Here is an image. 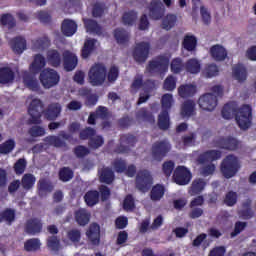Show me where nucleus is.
<instances>
[{
    "instance_id": "49",
    "label": "nucleus",
    "mask_w": 256,
    "mask_h": 256,
    "mask_svg": "<svg viewBox=\"0 0 256 256\" xmlns=\"http://www.w3.org/2000/svg\"><path fill=\"white\" fill-rule=\"evenodd\" d=\"M165 195V188L162 185H156L152 188L151 199L152 201H159Z\"/></svg>"
},
{
    "instance_id": "59",
    "label": "nucleus",
    "mask_w": 256,
    "mask_h": 256,
    "mask_svg": "<svg viewBox=\"0 0 256 256\" xmlns=\"http://www.w3.org/2000/svg\"><path fill=\"white\" fill-rule=\"evenodd\" d=\"M2 25H7L9 29L15 27V19L10 14H4L0 19Z\"/></svg>"
},
{
    "instance_id": "5",
    "label": "nucleus",
    "mask_w": 256,
    "mask_h": 256,
    "mask_svg": "<svg viewBox=\"0 0 256 256\" xmlns=\"http://www.w3.org/2000/svg\"><path fill=\"white\" fill-rule=\"evenodd\" d=\"M39 79L44 89H51V87H55L56 85H58L60 81L57 70L51 68H46L42 70Z\"/></svg>"
},
{
    "instance_id": "44",
    "label": "nucleus",
    "mask_w": 256,
    "mask_h": 256,
    "mask_svg": "<svg viewBox=\"0 0 256 256\" xmlns=\"http://www.w3.org/2000/svg\"><path fill=\"white\" fill-rule=\"evenodd\" d=\"M2 221H6V223L11 225V223L15 221V210L8 208L0 213V223H2Z\"/></svg>"
},
{
    "instance_id": "58",
    "label": "nucleus",
    "mask_w": 256,
    "mask_h": 256,
    "mask_svg": "<svg viewBox=\"0 0 256 256\" xmlns=\"http://www.w3.org/2000/svg\"><path fill=\"white\" fill-rule=\"evenodd\" d=\"M117 77H119V68L112 66L108 71L107 80L109 83H115V81H117Z\"/></svg>"
},
{
    "instance_id": "24",
    "label": "nucleus",
    "mask_w": 256,
    "mask_h": 256,
    "mask_svg": "<svg viewBox=\"0 0 256 256\" xmlns=\"http://www.w3.org/2000/svg\"><path fill=\"white\" fill-rule=\"evenodd\" d=\"M205 185H207L205 180H203L201 178L195 179L192 182L191 187L188 190L189 195H191V196L199 195V193H201V191H203V189H205Z\"/></svg>"
},
{
    "instance_id": "41",
    "label": "nucleus",
    "mask_w": 256,
    "mask_h": 256,
    "mask_svg": "<svg viewBox=\"0 0 256 256\" xmlns=\"http://www.w3.org/2000/svg\"><path fill=\"white\" fill-rule=\"evenodd\" d=\"M84 25L88 33H96V35L101 33V27H99V24L91 19H84Z\"/></svg>"
},
{
    "instance_id": "17",
    "label": "nucleus",
    "mask_w": 256,
    "mask_h": 256,
    "mask_svg": "<svg viewBox=\"0 0 256 256\" xmlns=\"http://www.w3.org/2000/svg\"><path fill=\"white\" fill-rule=\"evenodd\" d=\"M216 147L220 149H227L228 151H235L239 147V142L235 138H221L217 141Z\"/></svg>"
},
{
    "instance_id": "1",
    "label": "nucleus",
    "mask_w": 256,
    "mask_h": 256,
    "mask_svg": "<svg viewBox=\"0 0 256 256\" xmlns=\"http://www.w3.org/2000/svg\"><path fill=\"white\" fill-rule=\"evenodd\" d=\"M107 79V68L103 64H94L88 72V81L93 87L103 85Z\"/></svg>"
},
{
    "instance_id": "64",
    "label": "nucleus",
    "mask_w": 256,
    "mask_h": 256,
    "mask_svg": "<svg viewBox=\"0 0 256 256\" xmlns=\"http://www.w3.org/2000/svg\"><path fill=\"white\" fill-rule=\"evenodd\" d=\"M225 247L218 246L210 250L208 256H225Z\"/></svg>"
},
{
    "instance_id": "18",
    "label": "nucleus",
    "mask_w": 256,
    "mask_h": 256,
    "mask_svg": "<svg viewBox=\"0 0 256 256\" xmlns=\"http://www.w3.org/2000/svg\"><path fill=\"white\" fill-rule=\"evenodd\" d=\"M42 229L43 223H41V220L37 218L30 219L26 223V233H29V235H37Z\"/></svg>"
},
{
    "instance_id": "61",
    "label": "nucleus",
    "mask_w": 256,
    "mask_h": 256,
    "mask_svg": "<svg viewBox=\"0 0 256 256\" xmlns=\"http://www.w3.org/2000/svg\"><path fill=\"white\" fill-rule=\"evenodd\" d=\"M67 235L68 239H70L72 243H79V241H81V232L77 229L68 231Z\"/></svg>"
},
{
    "instance_id": "6",
    "label": "nucleus",
    "mask_w": 256,
    "mask_h": 256,
    "mask_svg": "<svg viewBox=\"0 0 256 256\" xmlns=\"http://www.w3.org/2000/svg\"><path fill=\"white\" fill-rule=\"evenodd\" d=\"M192 177L191 171L185 166H178L173 174L174 183L177 185H189Z\"/></svg>"
},
{
    "instance_id": "14",
    "label": "nucleus",
    "mask_w": 256,
    "mask_h": 256,
    "mask_svg": "<svg viewBox=\"0 0 256 256\" xmlns=\"http://www.w3.org/2000/svg\"><path fill=\"white\" fill-rule=\"evenodd\" d=\"M177 93L182 99L193 97L197 93V86L194 84H182L178 86Z\"/></svg>"
},
{
    "instance_id": "13",
    "label": "nucleus",
    "mask_w": 256,
    "mask_h": 256,
    "mask_svg": "<svg viewBox=\"0 0 256 256\" xmlns=\"http://www.w3.org/2000/svg\"><path fill=\"white\" fill-rule=\"evenodd\" d=\"M170 150H171V145L169 144V142L164 141V142L155 143L152 148V153L155 159H163V156L167 155V153H169Z\"/></svg>"
},
{
    "instance_id": "37",
    "label": "nucleus",
    "mask_w": 256,
    "mask_h": 256,
    "mask_svg": "<svg viewBox=\"0 0 256 256\" xmlns=\"http://www.w3.org/2000/svg\"><path fill=\"white\" fill-rule=\"evenodd\" d=\"M85 202L89 207L99 203V192L96 190L89 191L84 196Z\"/></svg>"
},
{
    "instance_id": "15",
    "label": "nucleus",
    "mask_w": 256,
    "mask_h": 256,
    "mask_svg": "<svg viewBox=\"0 0 256 256\" xmlns=\"http://www.w3.org/2000/svg\"><path fill=\"white\" fill-rule=\"evenodd\" d=\"M63 59H64V69L67 71H73L75 67H77V56L73 54V52H70L69 50L64 51L63 53Z\"/></svg>"
},
{
    "instance_id": "33",
    "label": "nucleus",
    "mask_w": 256,
    "mask_h": 256,
    "mask_svg": "<svg viewBox=\"0 0 256 256\" xmlns=\"http://www.w3.org/2000/svg\"><path fill=\"white\" fill-rule=\"evenodd\" d=\"M99 178L101 183H113V179H115V175L113 171L109 168H103L99 170Z\"/></svg>"
},
{
    "instance_id": "31",
    "label": "nucleus",
    "mask_w": 256,
    "mask_h": 256,
    "mask_svg": "<svg viewBox=\"0 0 256 256\" xmlns=\"http://www.w3.org/2000/svg\"><path fill=\"white\" fill-rule=\"evenodd\" d=\"M61 115V104H51L46 112L47 119L51 121L57 119Z\"/></svg>"
},
{
    "instance_id": "54",
    "label": "nucleus",
    "mask_w": 256,
    "mask_h": 256,
    "mask_svg": "<svg viewBox=\"0 0 256 256\" xmlns=\"http://www.w3.org/2000/svg\"><path fill=\"white\" fill-rule=\"evenodd\" d=\"M46 145H51L53 147H63V141L57 136H48L44 139Z\"/></svg>"
},
{
    "instance_id": "27",
    "label": "nucleus",
    "mask_w": 256,
    "mask_h": 256,
    "mask_svg": "<svg viewBox=\"0 0 256 256\" xmlns=\"http://www.w3.org/2000/svg\"><path fill=\"white\" fill-rule=\"evenodd\" d=\"M91 219V214L87 212L85 209H79L75 212V220L78 223V225L85 226L87 223H89V220Z\"/></svg>"
},
{
    "instance_id": "32",
    "label": "nucleus",
    "mask_w": 256,
    "mask_h": 256,
    "mask_svg": "<svg viewBox=\"0 0 256 256\" xmlns=\"http://www.w3.org/2000/svg\"><path fill=\"white\" fill-rule=\"evenodd\" d=\"M15 79V74L9 68H2L0 69V83L3 85L7 83H11Z\"/></svg>"
},
{
    "instance_id": "34",
    "label": "nucleus",
    "mask_w": 256,
    "mask_h": 256,
    "mask_svg": "<svg viewBox=\"0 0 256 256\" xmlns=\"http://www.w3.org/2000/svg\"><path fill=\"white\" fill-rule=\"evenodd\" d=\"M233 77L236 81L242 82L247 79V69L243 65H237L233 68Z\"/></svg>"
},
{
    "instance_id": "56",
    "label": "nucleus",
    "mask_w": 256,
    "mask_h": 256,
    "mask_svg": "<svg viewBox=\"0 0 256 256\" xmlns=\"http://www.w3.org/2000/svg\"><path fill=\"white\" fill-rule=\"evenodd\" d=\"M47 245L50 251H59L61 245L59 244V239L56 236H51L47 240Z\"/></svg>"
},
{
    "instance_id": "11",
    "label": "nucleus",
    "mask_w": 256,
    "mask_h": 256,
    "mask_svg": "<svg viewBox=\"0 0 256 256\" xmlns=\"http://www.w3.org/2000/svg\"><path fill=\"white\" fill-rule=\"evenodd\" d=\"M149 16L155 21L163 17V2L160 0H152L149 7Z\"/></svg>"
},
{
    "instance_id": "36",
    "label": "nucleus",
    "mask_w": 256,
    "mask_h": 256,
    "mask_svg": "<svg viewBox=\"0 0 256 256\" xmlns=\"http://www.w3.org/2000/svg\"><path fill=\"white\" fill-rule=\"evenodd\" d=\"M49 45H50L49 38L42 37L32 42V49L34 51H44V49H47Z\"/></svg>"
},
{
    "instance_id": "30",
    "label": "nucleus",
    "mask_w": 256,
    "mask_h": 256,
    "mask_svg": "<svg viewBox=\"0 0 256 256\" xmlns=\"http://www.w3.org/2000/svg\"><path fill=\"white\" fill-rule=\"evenodd\" d=\"M176 24H177V15L175 14H167L162 19V27L166 31H170V29H173V27H175Z\"/></svg>"
},
{
    "instance_id": "3",
    "label": "nucleus",
    "mask_w": 256,
    "mask_h": 256,
    "mask_svg": "<svg viewBox=\"0 0 256 256\" xmlns=\"http://www.w3.org/2000/svg\"><path fill=\"white\" fill-rule=\"evenodd\" d=\"M239 167V159L236 156L228 155L222 161L220 171L226 179H231V177H235Z\"/></svg>"
},
{
    "instance_id": "52",
    "label": "nucleus",
    "mask_w": 256,
    "mask_h": 256,
    "mask_svg": "<svg viewBox=\"0 0 256 256\" xmlns=\"http://www.w3.org/2000/svg\"><path fill=\"white\" fill-rule=\"evenodd\" d=\"M24 247L26 251H37L41 247V242L37 238L30 239L25 243Z\"/></svg>"
},
{
    "instance_id": "4",
    "label": "nucleus",
    "mask_w": 256,
    "mask_h": 256,
    "mask_svg": "<svg viewBox=\"0 0 256 256\" xmlns=\"http://www.w3.org/2000/svg\"><path fill=\"white\" fill-rule=\"evenodd\" d=\"M26 103L28 106V113L31 117V123H41V113H43V102L33 96L28 97Z\"/></svg>"
},
{
    "instance_id": "9",
    "label": "nucleus",
    "mask_w": 256,
    "mask_h": 256,
    "mask_svg": "<svg viewBox=\"0 0 256 256\" xmlns=\"http://www.w3.org/2000/svg\"><path fill=\"white\" fill-rule=\"evenodd\" d=\"M149 43L141 42L136 44V47L133 52V57L137 63H145L147 61V57H149Z\"/></svg>"
},
{
    "instance_id": "23",
    "label": "nucleus",
    "mask_w": 256,
    "mask_h": 256,
    "mask_svg": "<svg viewBox=\"0 0 256 256\" xmlns=\"http://www.w3.org/2000/svg\"><path fill=\"white\" fill-rule=\"evenodd\" d=\"M45 65H47L45 57H43L40 54H37L34 56V60L30 65V71L31 73H39L41 69H44Z\"/></svg>"
},
{
    "instance_id": "60",
    "label": "nucleus",
    "mask_w": 256,
    "mask_h": 256,
    "mask_svg": "<svg viewBox=\"0 0 256 256\" xmlns=\"http://www.w3.org/2000/svg\"><path fill=\"white\" fill-rule=\"evenodd\" d=\"M172 73H181L183 71V61L181 58H176L171 63Z\"/></svg>"
},
{
    "instance_id": "12",
    "label": "nucleus",
    "mask_w": 256,
    "mask_h": 256,
    "mask_svg": "<svg viewBox=\"0 0 256 256\" xmlns=\"http://www.w3.org/2000/svg\"><path fill=\"white\" fill-rule=\"evenodd\" d=\"M196 104L193 100H186L182 103L180 107V115L183 119H189V117H193L197 111L195 108Z\"/></svg>"
},
{
    "instance_id": "8",
    "label": "nucleus",
    "mask_w": 256,
    "mask_h": 256,
    "mask_svg": "<svg viewBox=\"0 0 256 256\" xmlns=\"http://www.w3.org/2000/svg\"><path fill=\"white\" fill-rule=\"evenodd\" d=\"M169 67V56H161L156 60L150 62L147 67V71L150 73L164 72Z\"/></svg>"
},
{
    "instance_id": "20",
    "label": "nucleus",
    "mask_w": 256,
    "mask_h": 256,
    "mask_svg": "<svg viewBox=\"0 0 256 256\" xmlns=\"http://www.w3.org/2000/svg\"><path fill=\"white\" fill-rule=\"evenodd\" d=\"M217 159H221V151L219 150H210L201 154L198 158V163H209L211 161H217Z\"/></svg>"
},
{
    "instance_id": "38",
    "label": "nucleus",
    "mask_w": 256,
    "mask_h": 256,
    "mask_svg": "<svg viewBox=\"0 0 256 256\" xmlns=\"http://www.w3.org/2000/svg\"><path fill=\"white\" fill-rule=\"evenodd\" d=\"M161 105L163 111H169L173 105H175V99L173 98V94L166 93L161 98Z\"/></svg>"
},
{
    "instance_id": "55",
    "label": "nucleus",
    "mask_w": 256,
    "mask_h": 256,
    "mask_svg": "<svg viewBox=\"0 0 256 256\" xmlns=\"http://www.w3.org/2000/svg\"><path fill=\"white\" fill-rule=\"evenodd\" d=\"M123 23L124 25H133V23H135V21H137V13L136 12H126L123 15Z\"/></svg>"
},
{
    "instance_id": "43",
    "label": "nucleus",
    "mask_w": 256,
    "mask_h": 256,
    "mask_svg": "<svg viewBox=\"0 0 256 256\" xmlns=\"http://www.w3.org/2000/svg\"><path fill=\"white\" fill-rule=\"evenodd\" d=\"M183 47L186 51H193L197 47V38L192 35H187L184 37Z\"/></svg>"
},
{
    "instance_id": "35",
    "label": "nucleus",
    "mask_w": 256,
    "mask_h": 256,
    "mask_svg": "<svg viewBox=\"0 0 256 256\" xmlns=\"http://www.w3.org/2000/svg\"><path fill=\"white\" fill-rule=\"evenodd\" d=\"M203 77L211 79V77H217L219 75V67L215 64H208L202 70Z\"/></svg>"
},
{
    "instance_id": "46",
    "label": "nucleus",
    "mask_w": 256,
    "mask_h": 256,
    "mask_svg": "<svg viewBox=\"0 0 256 256\" xmlns=\"http://www.w3.org/2000/svg\"><path fill=\"white\" fill-rule=\"evenodd\" d=\"M114 37L120 45H123V43H127L129 41V33H127L123 29H116L114 31Z\"/></svg>"
},
{
    "instance_id": "19",
    "label": "nucleus",
    "mask_w": 256,
    "mask_h": 256,
    "mask_svg": "<svg viewBox=\"0 0 256 256\" xmlns=\"http://www.w3.org/2000/svg\"><path fill=\"white\" fill-rule=\"evenodd\" d=\"M61 31L65 37H73L77 33V23L73 20L66 19L62 22Z\"/></svg>"
},
{
    "instance_id": "10",
    "label": "nucleus",
    "mask_w": 256,
    "mask_h": 256,
    "mask_svg": "<svg viewBox=\"0 0 256 256\" xmlns=\"http://www.w3.org/2000/svg\"><path fill=\"white\" fill-rule=\"evenodd\" d=\"M199 107L204 111H214L217 107V96L207 93L199 98Z\"/></svg>"
},
{
    "instance_id": "62",
    "label": "nucleus",
    "mask_w": 256,
    "mask_h": 256,
    "mask_svg": "<svg viewBox=\"0 0 256 256\" xmlns=\"http://www.w3.org/2000/svg\"><path fill=\"white\" fill-rule=\"evenodd\" d=\"M213 173H215V164L213 163L204 165L201 169V175L204 177H209V175H213Z\"/></svg>"
},
{
    "instance_id": "63",
    "label": "nucleus",
    "mask_w": 256,
    "mask_h": 256,
    "mask_svg": "<svg viewBox=\"0 0 256 256\" xmlns=\"http://www.w3.org/2000/svg\"><path fill=\"white\" fill-rule=\"evenodd\" d=\"M60 179L61 181H70V179H73V171L69 168H63L60 170Z\"/></svg>"
},
{
    "instance_id": "57",
    "label": "nucleus",
    "mask_w": 256,
    "mask_h": 256,
    "mask_svg": "<svg viewBox=\"0 0 256 256\" xmlns=\"http://www.w3.org/2000/svg\"><path fill=\"white\" fill-rule=\"evenodd\" d=\"M24 83L28 89H31V91H37L39 89V82L36 78H24Z\"/></svg>"
},
{
    "instance_id": "53",
    "label": "nucleus",
    "mask_w": 256,
    "mask_h": 256,
    "mask_svg": "<svg viewBox=\"0 0 256 256\" xmlns=\"http://www.w3.org/2000/svg\"><path fill=\"white\" fill-rule=\"evenodd\" d=\"M27 167V161L23 158H20L14 165V171L16 175H23Z\"/></svg>"
},
{
    "instance_id": "26",
    "label": "nucleus",
    "mask_w": 256,
    "mask_h": 256,
    "mask_svg": "<svg viewBox=\"0 0 256 256\" xmlns=\"http://www.w3.org/2000/svg\"><path fill=\"white\" fill-rule=\"evenodd\" d=\"M239 215L242 219H251L253 217L254 212L251 209V199H246L242 203V208L239 211Z\"/></svg>"
},
{
    "instance_id": "22",
    "label": "nucleus",
    "mask_w": 256,
    "mask_h": 256,
    "mask_svg": "<svg viewBox=\"0 0 256 256\" xmlns=\"http://www.w3.org/2000/svg\"><path fill=\"white\" fill-rule=\"evenodd\" d=\"M185 69L192 75L201 73V61L197 58H191L186 62Z\"/></svg>"
},
{
    "instance_id": "28",
    "label": "nucleus",
    "mask_w": 256,
    "mask_h": 256,
    "mask_svg": "<svg viewBox=\"0 0 256 256\" xmlns=\"http://www.w3.org/2000/svg\"><path fill=\"white\" fill-rule=\"evenodd\" d=\"M237 105L235 103L226 104L222 109V117L223 119H233L235 115H237Z\"/></svg>"
},
{
    "instance_id": "42",
    "label": "nucleus",
    "mask_w": 256,
    "mask_h": 256,
    "mask_svg": "<svg viewBox=\"0 0 256 256\" xmlns=\"http://www.w3.org/2000/svg\"><path fill=\"white\" fill-rule=\"evenodd\" d=\"M107 116V108L99 107L95 114H91L88 118L89 125H95V119H105Z\"/></svg>"
},
{
    "instance_id": "40",
    "label": "nucleus",
    "mask_w": 256,
    "mask_h": 256,
    "mask_svg": "<svg viewBox=\"0 0 256 256\" xmlns=\"http://www.w3.org/2000/svg\"><path fill=\"white\" fill-rule=\"evenodd\" d=\"M95 43H97L95 41V39H87L85 41L84 47L82 49L83 59H87V57H89V55H91V52L93 51V49H95Z\"/></svg>"
},
{
    "instance_id": "16",
    "label": "nucleus",
    "mask_w": 256,
    "mask_h": 256,
    "mask_svg": "<svg viewBox=\"0 0 256 256\" xmlns=\"http://www.w3.org/2000/svg\"><path fill=\"white\" fill-rule=\"evenodd\" d=\"M210 55L214 61H225L227 59V49L222 45L216 44L210 48Z\"/></svg>"
},
{
    "instance_id": "48",
    "label": "nucleus",
    "mask_w": 256,
    "mask_h": 256,
    "mask_svg": "<svg viewBox=\"0 0 256 256\" xmlns=\"http://www.w3.org/2000/svg\"><path fill=\"white\" fill-rule=\"evenodd\" d=\"M36 178L33 174H25L22 177L21 183L24 189H31L35 185Z\"/></svg>"
},
{
    "instance_id": "45",
    "label": "nucleus",
    "mask_w": 256,
    "mask_h": 256,
    "mask_svg": "<svg viewBox=\"0 0 256 256\" xmlns=\"http://www.w3.org/2000/svg\"><path fill=\"white\" fill-rule=\"evenodd\" d=\"M158 125L160 129H163L164 131L169 129L170 121H169V112L162 111L158 118Z\"/></svg>"
},
{
    "instance_id": "2",
    "label": "nucleus",
    "mask_w": 256,
    "mask_h": 256,
    "mask_svg": "<svg viewBox=\"0 0 256 256\" xmlns=\"http://www.w3.org/2000/svg\"><path fill=\"white\" fill-rule=\"evenodd\" d=\"M235 119L238 127L244 131L251 127V121H253V110L250 105H243L238 108Z\"/></svg>"
},
{
    "instance_id": "51",
    "label": "nucleus",
    "mask_w": 256,
    "mask_h": 256,
    "mask_svg": "<svg viewBox=\"0 0 256 256\" xmlns=\"http://www.w3.org/2000/svg\"><path fill=\"white\" fill-rule=\"evenodd\" d=\"M13 149H15V140H12V139L0 145V153H2L3 155H7V153H11Z\"/></svg>"
},
{
    "instance_id": "29",
    "label": "nucleus",
    "mask_w": 256,
    "mask_h": 256,
    "mask_svg": "<svg viewBox=\"0 0 256 256\" xmlns=\"http://www.w3.org/2000/svg\"><path fill=\"white\" fill-rule=\"evenodd\" d=\"M47 61L52 67H59L61 65V54L57 50H49L47 52Z\"/></svg>"
},
{
    "instance_id": "25",
    "label": "nucleus",
    "mask_w": 256,
    "mask_h": 256,
    "mask_svg": "<svg viewBox=\"0 0 256 256\" xmlns=\"http://www.w3.org/2000/svg\"><path fill=\"white\" fill-rule=\"evenodd\" d=\"M10 46L14 53L21 55L26 49V42L22 37L10 40Z\"/></svg>"
},
{
    "instance_id": "39",
    "label": "nucleus",
    "mask_w": 256,
    "mask_h": 256,
    "mask_svg": "<svg viewBox=\"0 0 256 256\" xmlns=\"http://www.w3.org/2000/svg\"><path fill=\"white\" fill-rule=\"evenodd\" d=\"M28 135H30L31 138H27L26 141L31 143L34 141L33 139L37 137H43V135H45V129L40 126H33L28 130Z\"/></svg>"
},
{
    "instance_id": "7",
    "label": "nucleus",
    "mask_w": 256,
    "mask_h": 256,
    "mask_svg": "<svg viewBox=\"0 0 256 256\" xmlns=\"http://www.w3.org/2000/svg\"><path fill=\"white\" fill-rule=\"evenodd\" d=\"M152 183L153 178H151V174H149V171L144 170L138 172L136 177V187L137 189H139V191L145 193V191H147V189L151 187Z\"/></svg>"
},
{
    "instance_id": "47",
    "label": "nucleus",
    "mask_w": 256,
    "mask_h": 256,
    "mask_svg": "<svg viewBox=\"0 0 256 256\" xmlns=\"http://www.w3.org/2000/svg\"><path fill=\"white\" fill-rule=\"evenodd\" d=\"M163 89H165V91H175V89H177V78L172 75L168 76L164 80Z\"/></svg>"
},
{
    "instance_id": "50",
    "label": "nucleus",
    "mask_w": 256,
    "mask_h": 256,
    "mask_svg": "<svg viewBox=\"0 0 256 256\" xmlns=\"http://www.w3.org/2000/svg\"><path fill=\"white\" fill-rule=\"evenodd\" d=\"M224 203L227 205V207H233L237 205V192H228L225 196Z\"/></svg>"
},
{
    "instance_id": "21",
    "label": "nucleus",
    "mask_w": 256,
    "mask_h": 256,
    "mask_svg": "<svg viewBox=\"0 0 256 256\" xmlns=\"http://www.w3.org/2000/svg\"><path fill=\"white\" fill-rule=\"evenodd\" d=\"M88 239H90L92 245H99L101 229L99 225L92 224L90 225L88 231L86 232Z\"/></svg>"
}]
</instances>
